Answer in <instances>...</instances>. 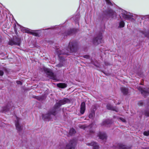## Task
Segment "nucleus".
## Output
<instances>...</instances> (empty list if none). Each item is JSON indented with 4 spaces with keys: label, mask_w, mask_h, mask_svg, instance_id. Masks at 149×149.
<instances>
[{
    "label": "nucleus",
    "mask_w": 149,
    "mask_h": 149,
    "mask_svg": "<svg viewBox=\"0 0 149 149\" xmlns=\"http://www.w3.org/2000/svg\"><path fill=\"white\" fill-rule=\"evenodd\" d=\"M70 100L67 98H64L63 100H59L58 102H56L55 104L54 108L52 110L49 111L47 113L42 115L43 118L49 120L52 118V116H55L56 114L57 109L61 105L70 103Z\"/></svg>",
    "instance_id": "1"
},
{
    "label": "nucleus",
    "mask_w": 149,
    "mask_h": 149,
    "mask_svg": "<svg viewBox=\"0 0 149 149\" xmlns=\"http://www.w3.org/2000/svg\"><path fill=\"white\" fill-rule=\"evenodd\" d=\"M68 48V49H65L58 50L57 51V54L59 56L61 55H69L70 53L75 52L77 50V47L76 45L72 42H70Z\"/></svg>",
    "instance_id": "2"
},
{
    "label": "nucleus",
    "mask_w": 149,
    "mask_h": 149,
    "mask_svg": "<svg viewBox=\"0 0 149 149\" xmlns=\"http://www.w3.org/2000/svg\"><path fill=\"white\" fill-rule=\"evenodd\" d=\"M93 43L94 45H97L103 42L102 36L101 33L99 34L93 40Z\"/></svg>",
    "instance_id": "3"
},
{
    "label": "nucleus",
    "mask_w": 149,
    "mask_h": 149,
    "mask_svg": "<svg viewBox=\"0 0 149 149\" xmlns=\"http://www.w3.org/2000/svg\"><path fill=\"white\" fill-rule=\"evenodd\" d=\"M44 70L51 79L54 80H56V76L50 70L45 68H44Z\"/></svg>",
    "instance_id": "4"
},
{
    "label": "nucleus",
    "mask_w": 149,
    "mask_h": 149,
    "mask_svg": "<svg viewBox=\"0 0 149 149\" xmlns=\"http://www.w3.org/2000/svg\"><path fill=\"white\" fill-rule=\"evenodd\" d=\"M137 88L143 96H146L149 95V88L143 89L140 86L137 87Z\"/></svg>",
    "instance_id": "5"
},
{
    "label": "nucleus",
    "mask_w": 149,
    "mask_h": 149,
    "mask_svg": "<svg viewBox=\"0 0 149 149\" xmlns=\"http://www.w3.org/2000/svg\"><path fill=\"white\" fill-rule=\"evenodd\" d=\"M75 144V141L74 140H71L66 144L65 149H74Z\"/></svg>",
    "instance_id": "6"
},
{
    "label": "nucleus",
    "mask_w": 149,
    "mask_h": 149,
    "mask_svg": "<svg viewBox=\"0 0 149 149\" xmlns=\"http://www.w3.org/2000/svg\"><path fill=\"white\" fill-rule=\"evenodd\" d=\"M16 120L15 121V125L16 129L18 131H20L22 130V127L19 124V121L20 120V118L16 117Z\"/></svg>",
    "instance_id": "7"
},
{
    "label": "nucleus",
    "mask_w": 149,
    "mask_h": 149,
    "mask_svg": "<svg viewBox=\"0 0 149 149\" xmlns=\"http://www.w3.org/2000/svg\"><path fill=\"white\" fill-rule=\"evenodd\" d=\"M132 17V15L130 13L125 12V13L123 14V17L126 19H129Z\"/></svg>",
    "instance_id": "8"
},
{
    "label": "nucleus",
    "mask_w": 149,
    "mask_h": 149,
    "mask_svg": "<svg viewBox=\"0 0 149 149\" xmlns=\"http://www.w3.org/2000/svg\"><path fill=\"white\" fill-rule=\"evenodd\" d=\"M13 106V104L12 102L9 103L6 106L4 107L3 108V111H8L10 110V109Z\"/></svg>",
    "instance_id": "9"
},
{
    "label": "nucleus",
    "mask_w": 149,
    "mask_h": 149,
    "mask_svg": "<svg viewBox=\"0 0 149 149\" xmlns=\"http://www.w3.org/2000/svg\"><path fill=\"white\" fill-rule=\"evenodd\" d=\"M107 15L110 17L113 18L116 17V13L112 10H110L107 13Z\"/></svg>",
    "instance_id": "10"
},
{
    "label": "nucleus",
    "mask_w": 149,
    "mask_h": 149,
    "mask_svg": "<svg viewBox=\"0 0 149 149\" xmlns=\"http://www.w3.org/2000/svg\"><path fill=\"white\" fill-rule=\"evenodd\" d=\"M87 145L89 146H92L93 149H99V146L97 144L94 142H92L90 143H88Z\"/></svg>",
    "instance_id": "11"
},
{
    "label": "nucleus",
    "mask_w": 149,
    "mask_h": 149,
    "mask_svg": "<svg viewBox=\"0 0 149 149\" xmlns=\"http://www.w3.org/2000/svg\"><path fill=\"white\" fill-rule=\"evenodd\" d=\"M99 138L102 140L106 139L107 136L105 133L103 132H100L98 134Z\"/></svg>",
    "instance_id": "12"
},
{
    "label": "nucleus",
    "mask_w": 149,
    "mask_h": 149,
    "mask_svg": "<svg viewBox=\"0 0 149 149\" xmlns=\"http://www.w3.org/2000/svg\"><path fill=\"white\" fill-rule=\"evenodd\" d=\"M85 110V103L83 102L81 103V105L80 108V113L81 114H83Z\"/></svg>",
    "instance_id": "13"
},
{
    "label": "nucleus",
    "mask_w": 149,
    "mask_h": 149,
    "mask_svg": "<svg viewBox=\"0 0 149 149\" xmlns=\"http://www.w3.org/2000/svg\"><path fill=\"white\" fill-rule=\"evenodd\" d=\"M107 108L108 109L114 111L116 112L118 111V110L117 109L113 107L112 105L109 104H108L107 105Z\"/></svg>",
    "instance_id": "14"
},
{
    "label": "nucleus",
    "mask_w": 149,
    "mask_h": 149,
    "mask_svg": "<svg viewBox=\"0 0 149 149\" xmlns=\"http://www.w3.org/2000/svg\"><path fill=\"white\" fill-rule=\"evenodd\" d=\"M120 90L121 92L124 95H126L128 93V90L125 87H122L120 88Z\"/></svg>",
    "instance_id": "15"
},
{
    "label": "nucleus",
    "mask_w": 149,
    "mask_h": 149,
    "mask_svg": "<svg viewBox=\"0 0 149 149\" xmlns=\"http://www.w3.org/2000/svg\"><path fill=\"white\" fill-rule=\"evenodd\" d=\"M13 40L15 41V45H20L21 43V40L20 38H16L15 39H14Z\"/></svg>",
    "instance_id": "16"
},
{
    "label": "nucleus",
    "mask_w": 149,
    "mask_h": 149,
    "mask_svg": "<svg viewBox=\"0 0 149 149\" xmlns=\"http://www.w3.org/2000/svg\"><path fill=\"white\" fill-rule=\"evenodd\" d=\"M118 146L120 149H130V147H127L121 144H119Z\"/></svg>",
    "instance_id": "17"
},
{
    "label": "nucleus",
    "mask_w": 149,
    "mask_h": 149,
    "mask_svg": "<svg viewBox=\"0 0 149 149\" xmlns=\"http://www.w3.org/2000/svg\"><path fill=\"white\" fill-rule=\"evenodd\" d=\"M57 86L59 88H66L67 85L65 83H59L57 84Z\"/></svg>",
    "instance_id": "18"
},
{
    "label": "nucleus",
    "mask_w": 149,
    "mask_h": 149,
    "mask_svg": "<svg viewBox=\"0 0 149 149\" xmlns=\"http://www.w3.org/2000/svg\"><path fill=\"white\" fill-rule=\"evenodd\" d=\"M134 72L137 74L139 76H141L143 74V72H142L141 69L139 68L137 70H135Z\"/></svg>",
    "instance_id": "19"
},
{
    "label": "nucleus",
    "mask_w": 149,
    "mask_h": 149,
    "mask_svg": "<svg viewBox=\"0 0 149 149\" xmlns=\"http://www.w3.org/2000/svg\"><path fill=\"white\" fill-rule=\"evenodd\" d=\"M26 32L30 33L35 36H38V33L34 31H30L28 29L26 30Z\"/></svg>",
    "instance_id": "20"
},
{
    "label": "nucleus",
    "mask_w": 149,
    "mask_h": 149,
    "mask_svg": "<svg viewBox=\"0 0 149 149\" xmlns=\"http://www.w3.org/2000/svg\"><path fill=\"white\" fill-rule=\"evenodd\" d=\"M75 132H75V130L73 128H72V129H70V130L69 134L70 135H72L75 134Z\"/></svg>",
    "instance_id": "21"
},
{
    "label": "nucleus",
    "mask_w": 149,
    "mask_h": 149,
    "mask_svg": "<svg viewBox=\"0 0 149 149\" xmlns=\"http://www.w3.org/2000/svg\"><path fill=\"white\" fill-rule=\"evenodd\" d=\"M125 25V23L123 21H121L119 23V27L121 28L124 27Z\"/></svg>",
    "instance_id": "22"
},
{
    "label": "nucleus",
    "mask_w": 149,
    "mask_h": 149,
    "mask_svg": "<svg viewBox=\"0 0 149 149\" xmlns=\"http://www.w3.org/2000/svg\"><path fill=\"white\" fill-rule=\"evenodd\" d=\"M15 41L13 40H10L8 42L9 45H15Z\"/></svg>",
    "instance_id": "23"
},
{
    "label": "nucleus",
    "mask_w": 149,
    "mask_h": 149,
    "mask_svg": "<svg viewBox=\"0 0 149 149\" xmlns=\"http://www.w3.org/2000/svg\"><path fill=\"white\" fill-rule=\"evenodd\" d=\"M95 115V113L94 112H93L90 113L89 116V117L90 118H92Z\"/></svg>",
    "instance_id": "24"
},
{
    "label": "nucleus",
    "mask_w": 149,
    "mask_h": 149,
    "mask_svg": "<svg viewBox=\"0 0 149 149\" xmlns=\"http://www.w3.org/2000/svg\"><path fill=\"white\" fill-rule=\"evenodd\" d=\"M144 114L147 116L149 117V110H146L145 111Z\"/></svg>",
    "instance_id": "25"
},
{
    "label": "nucleus",
    "mask_w": 149,
    "mask_h": 149,
    "mask_svg": "<svg viewBox=\"0 0 149 149\" xmlns=\"http://www.w3.org/2000/svg\"><path fill=\"white\" fill-rule=\"evenodd\" d=\"M143 134L144 135L148 136L149 135V131H146L143 132Z\"/></svg>",
    "instance_id": "26"
},
{
    "label": "nucleus",
    "mask_w": 149,
    "mask_h": 149,
    "mask_svg": "<svg viewBox=\"0 0 149 149\" xmlns=\"http://www.w3.org/2000/svg\"><path fill=\"white\" fill-rule=\"evenodd\" d=\"M106 1L107 4H108L110 5H112V3L110 1V0H106Z\"/></svg>",
    "instance_id": "27"
},
{
    "label": "nucleus",
    "mask_w": 149,
    "mask_h": 149,
    "mask_svg": "<svg viewBox=\"0 0 149 149\" xmlns=\"http://www.w3.org/2000/svg\"><path fill=\"white\" fill-rule=\"evenodd\" d=\"M119 119L123 122H126L125 119L122 118H120Z\"/></svg>",
    "instance_id": "28"
},
{
    "label": "nucleus",
    "mask_w": 149,
    "mask_h": 149,
    "mask_svg": "<svg viewBox=\"0 0 149 149\" xmlns=\"http://www.w3.org/2000/svg\"><path fill=\"white\" fill-rule=\"evenodd\" d=\"M103 124L104 125H105V124H109V123H108V120H105V121H104V122H103Z\"/></svg>",
    "instance_id": "29"
},
{
    "label": "nucleus",
    "mask_w": 149,
    "mask_h": 149,
    "mask_svg": "<svg viewBox=\"0 0 149 149\" xmlns=\"http://www.w3.org/2000/svg\"><path fill=\"white\" fill-rule=\"evenodd\" d=\"M84 58H89V56L88 55H86L84 56Z\"/></svg>",
    "instance_id": "30"
},
{
    "label": "nucleus",
    "mask_w": 149,
    "mask_h": 149,
    "mask_svg": "<svg viewBox=\"0 0 149 149\" xmlns=\"http://www.w3.org/2000/svg\"><path fill=\"white\" fill-rule=\"evenodd\" d=\"M3 72L2 70H0V76H2L3 74Z\"/></svg>",
    "instance_id": "31"
},
{
    "label": "nucleus",
    "mask_w": 149,
    "mask_h": 149,
    "mask_svg": "<svg viewBox=\"0 0 149 149\" xmlns=\"http://www.w3.org/2000/svg\"><path fill=\"white\" fill-rule=\"evenodd\" d=\"M56 66L58 67H61L62 66V65L61 64H59L57 65Z\"/></svg>",
    "instance_id": "32"
},
{
    "label": "nucleus",
    "mask_w": 149,
    "mask_h": 149,
    "mask_svg": "<svg viewBox=\"0 0 149 149\" xmlns=\"http://www.w3.org/2000/svg\"><path fill=\"white\" fill-rule=\"evenodd\" d=\"M17 83L18 84H21V85L22 84V82L20 81H17Z\"/></svg>",
    "instance_id": "33"
},
{
    "label": "nucleus",
    "mask_w": 149,
    "mask_h": 149,
    "mask_svg": "<svg viewBox=\"0 0 149 149\" xmlns=\"http://www.w3.org/2000/svg\"><path fill=\"white\" fill-rule=\"evenodd\" d=\"M139 104H140V105H142L143 104V102H141L139 103Z\"/></svg>",
    "instance_id": "34"
},
{
    "label": "nucleus",
    "mask_w": 149,
    "mask_h": 149,
    "mask_svg": "<svg viewBox=\"0 0 149 149\" xmlns=\"http://www.w3.org/2000/svg\"><path fill=\"white\" fill-rule=\"evenodd\" d=\"M41 99V98L40 97H38V98H37V99H38L39 100H40Z\"/></svg>",
    "instance_id": "35"
},
{
    "label": "nucleus",
    "mask_w": 149,
    "mask_h": 149,
    "mask_svg": "<svg viewBox=\"0 0 149 149\" xmlns=\"http://www.w3.org/2000/svg\"><path fill=\"white\" fill-rule=\"evenodd\" d=\"M147 37L149 38V33L148 34Z\"/></svg>",
    "instance_id": "36"
},
{
    "label": "nucleus",
    "mask_w": 149,
    "mask_h": 149,
    "mask_svg": "<svg viewBox=\"0 0 149 149\" xmlns=\"http://www.w3.org/2000/svg\"><path fill=\"white\" fill-rule=\"evenodd\" d=\"M149 149V148H146V149Z\"/></svg>",
    "instance_id": "37"
}]
</instances>
